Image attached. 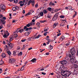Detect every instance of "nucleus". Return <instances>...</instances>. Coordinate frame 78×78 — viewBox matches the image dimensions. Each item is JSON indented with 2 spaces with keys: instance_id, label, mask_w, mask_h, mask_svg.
Listing matches in <instances>:
<instances>
[{
  "instance_id": "nucleus-1",
  "label": "nucleus",
  "mask_w": 78,
  "mask_h": 78,
  "mask_svg": "<svg viewBox=\"0 0 78 78\" xmlns=\"http://www.w3.org/2000/svg\"><path fill=\"white\" fill-rule=\"evenodd\" d=\"M67 56H68L69 57V59L68 60L70 62H71L72 63H75V64H78V61H76L74 59V56H73L71 54H69L68 55H67Z\"/></svg>"
},
{
  "instance_id": "nucleus-2",
  "label": "nucleus",
  "mask_w": 78,
  "mask_h": 78,
  "mask_svg": "<svg viewBox=\"0 0 78 78\" xmlns=\"http://www.w3.org/2000/svg\"><path fill=\"white\" fill-rule=\"evenodd\" d=\"M69 60V58L67 57L65 58V60L62 61H60V63L63 65H65L67 63V61Z\"/></svg>"
},
{
  "instance_id": "nucleus-3",
  "label": "nucleus",
  "mask_w": 78,
  "mask_h": 78,
  "mask_svg": "<svg viewBox=\"0 0 78 78\" xmlns=\"http://www.w3.org/2000/svg\"><path fill=\"white\" fill-rule=\"evenodd\" d=\"M58 13H55L53 17L52 18V20L53 21H55V20H56L58 18Z\"/></svg>"
},
{
  "instance_id": "nucleus-4",
  "label": "nucleus",
  "mask_w": 78,
  "mask_h": 78,
  "mask_svg": "<svg viewBox=\"0 0 78 78\" xmlns=\"http://www.w3.org/2000/svg\"><path fill=\"white\" fill-rule=\"evenodd\" d=\"M70 52L71 53V55L73 56H75V54L76 53V50L74 48H72L70 50Z\"/></svg>"
},
{
  "instance_id": "nucleus-5",
  "label": "nucleus",
  "mask_w": 78,
  "mask_h": 78,
  "mask_svg": "<svg viewBox=\"0 0 78 78\" xmlns=\"http://www.w3.org/2000/svg\"><path fill=\"white\" fill-rule=\"evenodd\" d=\"M7 44L9 45V48L10 49H12L13 47L14 44L12 43H11L10 42H9V43H7Z\"/></svg>"
},
{
  "instance_id": "nucleus-6",
  "label": "nucleus",
  "mask_w": 78,
  "mask_h": 78,
  "mask_svg": "<svg viewBox=\"0 0 78 78\" xmlns=\"http://www.w3.org/2000/svg\"><path fill=\"white\" fill-rule=\"evenodd\" d=\"M9 33L8 32V30H6L5 31V33H4V35L3 37L4 38H6L8 37V36H9Z\"/></svg>"
},
{
  "instance_id": "nucleus-7",
  "label": "nucleus",
  "mask_w": 78,
  "mask_h": 78,
  "mask_svg": "<svg viewBox=\"0 0 78 78\" xmlns=\"http://www.w3.org/2000/svg\"><path fill=\"white\" fill-rule=\"evenodd\" d=\"M0 7L2 10L5 11L6 7L4 5H3L2 4H1L0 5Z\"/></svg>"
},
{
  "instance_id": "nucleus-8",
  "label": "nucleus",
  "mask_w": 78,
  "mask_h": 78,
  "mask_svg": "<svg viewBox=\"0 0 78 78\" xmlns=\"http://www.w3.org/2000/svg\"><path fill=\"white\" fill-rule=\"evenodd\" d=\"M32 29V27H29V28H27V27L26 26H24V30H25V31H27L28 30H31Z\"/></svg>"
},
{
  "instance_id": "nucleus-9",
  "label": "nucleus",
  "mask_w": 78,
  "mask_h": 78,
  "mask_svg": "<svg viewBox=\"0 0 78 78\" xmlns=\"http://www.w3.org/2000/svg\"><path fill=\"white\" fill-rule=\"evenodd\" d=\"M24 30L23 29H20V30L19 29H17V30H16V32L18 33V32H19L20 33H21L22 32H23L24 31Z\"/></svg>"
},
{
  "instance_id": "nucleus-10",
  "label": "nucleus",
  "mask_w": 78,
  "mask_h": 78,
  "mask_svg": "<svg viewBox=\"0 0 78 78\" xmlns=\"http://www.w3.org/2000/svg\"><path fill=\"white\" fill-rule=\"evenodd\" d=\"M9 62L10 63H14L15 62V60L14 58L10 59L9 60Z\"/></svg>"
},
{
  "instance_id": "nucleus-11",
  "label": "nucleus",
  "mask_w": 78,
  "mask_h": 78,
  "mask_svg": "<svg viewBox=\"0 0 78 78\" xmlns=\"http://www.w3.org/2000/svg\"><path fill=\"white\" fill-rule=\"evenodd\" d=\"M19 52L18 51H13V55L14 56H16L18 54Z\"/></svg>"
},
{
  "instance_id": "nucleus-12",
  "label": "nucleus",
  "mask_w": 78,
  "mask_h": 78,
  "mask_svg": "<svg viewBox=\"0 0 78 78\" xmlns=\"http://www.w3.org/2000/svg\"><path fill=\"white\" fill-rule=\"evenodd\" d=\"M58 25V23H54L53 26V28H55Z\"/></svg>"
},
{
  "instance_id": "nucleus-13",
  "label": "nucleus",
  "mask_w": 78,
  "mask_h": 78,
  "mask_svg": "<svg viewBox=\"0 0 78 78\" xmlns=\"http://www.w3.org/2000/svg\"><path fill=\"white\" fill-rule=\"evenodd\" d=\"M37 60V59L36 58H34L32 60H31L30 62H32L33 63H35L36 62V61Z\"/></svg>"
},
{
  "instance_id": "nucleus-14",
  "label": "nucleus",
  "mask_w": 78,
  "mask_h": 78,
  "mask_svg": "<svg viewBox=\"0 0 78 78\" xmlns=\"http://www.w3.org/2000/svg\"><path fill=\"white\" fill-rule=\"evenodd\" d=\"M31 25H32L31 23H29L27 24L26 26H25L24 27L26 26L27 28V27H29Z\"/></svg>"
},
{
  "instance_id": "nucleus-15",
  "label": "nucleus",
  "mask_w": 78,
  "mask_h": 78,
  "mask_svg": "<svg viewBox=\"0 0 78 78\" xmlns=\"http://www.w3.org/2000/svg\"><path fill=\"white\" fill-rule=\"evenodd\" d=\"M55 4L52 3V2H51L49 3V5L50 6H51L52 5H55Z\"/></svg>"
},
{
  "instance_id": "nucleus-16",
  "label": "nucleus",
  "mask_w": 78,
  "mask_h": 78,
  "mask_svg": "<svg viewBox=\"0 0 78 78\" xmlns=\"http://www.w3.org/2000/svg\"><path fill=\"white\" fill-rule=\"evenodd\" d=\"M28 1H29V0H24L23 1V3H25V5H26L27 4Z\"/></svg>"
},
{
  "instance_id": "nucleus-17",
  "label": "nucleus",
  "mask_w": 78,
  "mask_h": 78,
  "mask_svg": "<svg viewBox=\"0 0 78 78\" xmlns=\"http://www.w3.org/2000/svg\"><path fill=\"white\" fill-rule=\"evenodd\" d=\"M0 22L1 23H2L3 25H5V20H0Z\"/></svg>"
},
{
  "instance_id": "nucleus-18",
  "label": "nucleus",
  "mask_w": 78,
  "mask_h": 78,
  "mask_svg": "<svg viewBox=\"0 0 78 78\" xmlns=\"http://www.w3.org/2000/svg\"><path fill=\"white\" fill-rule=\"evenodd\" d=\"M65 39V37L63 36H62L60 38V40L61 41H62L63 40H64Z\"/></svg>"
},
{
  "instance_id": "nucleus-19",
  "label": "nucleus",
  "mask_w": 78,
  "mask_h": 78,
  "mask_svg": "<svg viewBox=\"0 0 78 78\" xmlns=\"http://www.w3.org/2000/svg\"><path fill=\"white\" fill-rule=\"evenodd\" d=\"M2 56L3 58H5V57L6 56L5 54V53H2Z\"/></svg>"
},
{
  "instance_id": "nucleus-20",
  "label": "nucleus",
  "mask_w": 78,
  "mask_h": 78,
  "mask_svg": "<svg viewBox=\"0 0 78 78\" xmlns=\"http://www.w3.org/2000/svg\"><path fill=\"white\" fill-rule=\"evenodd\" d=\"M41 37V35L40 34H39L38 35L35 37V39H38Z\"/></svg>"
},
{
  "instance_id": "nucleus-21",
  "label": "nucleus",
  "mask_w": 78,
  "mask_h": 78,
  "mask_svg": "<svg viewBox=\"0 0 78 78\" xmlns=\"http://www.w3.org/2000/svg\"><path fill=\"white\" fill-rule=\"evenodd\" d=\"M70 45V41H68L67 42V43H66V46H68L69 45Z\"/></svg>"
},
{
  "instance_id": "nucleus-22",
  "label": "nucleus",
  "mask_w": 78,
  "mask_h": 78,
  "mask_svg": "<svg viewBox=\"0 0 78 78\" xmlns=\"http://www.w3.org/2000/svg\"><path fill=\"white\" fill-rule=\"evenodd\" d=\"M53 46H52V45H50L48 47V48L50 50L53 49Z\"/></svg>"
},
{
  "instance_id": "nucleus-23",
  "label": "nucleus",
  "mask_w": 78,
  "mask_h": 78,
  "mask_svg": "<svg viewBox=\"0 0 78 78\" xmlns=\"http://www.w3.org/2000/svg\"><path fill=\"white\" fill-rule=\"evenodd\" d=\"M40 15L41 16H44V13L43 12H42L39 13Z\"/></svg>"
},
{
  "instance_id": "nucleus-24",
  "label": "nucleus",
  "mask_w": 78,
  "mask_h": 78,
  "mask_svg": "<svg viewBox=\"0 0 78 78\" xmlns=\"http://www.w3.org/2000/svg\"><path fill=\"white\" fill-rule=\"evenodd\" d=\"M47 16H48V18H51V14H49Z\"/></svg>"
},
{
  "instance_id": "nucleus-25",
  "label": "nucleus",
  "mask_w": 78,
  "mask_h": 78,
  "mask_svg": "<svg viewBox=\"0 0 78 78\" xmlns=\"http://www.w3.org/2000/svg\"><path fill=\"white\" fill-rule=\"evenodd\" d=\"M3 64V61L2 60L0 61V65H2Z\"/></svg>"
},
{
  "instance_id": "nucleus-26",
  "label": "nucleus",
  "mask_w": 78,
  "mask_h": 78,
  "mask_svg": "<svg viewBox=\"0 0 78 78\" xmlns=\"http://www.w3.org/2000/svg\"><path fill=\"white\" fill-rule=\"evenodd\" d=\"M30 3H35L34 1L35 0H30Z\"/></svg>"
},
{
  "instance_id": "nucleus-27",
  "label": "nucleus",
  "mask_w": 78,
  "mask_h": 78,
  "mask_svg": "<svg viewBox=\"0 0 78 78\" xmlns=\"http://www.w3.org/2000/svg\"><path fill=\"white\" fill-rule=\"evenodd\" d=\"M25 34H26V35H27V36H28V35H29L30 33H29V32L28 31V32H26L25 33Z\"/></svg>"
},
{
  "instance_id": "nucleus-28",
  "label": "nucleus",
  "mask_w": 78,
  "mask_h": 78,
  "mask_svg": "<svg viewBox=\"0 0 78 78\" xmlns=\"http://www.w3.org/2000/svg\"><path fill=\"white\" fill-rule=\"evenodd\" d=\"M43 12L45 14H46L48 12V11H47L46 10H43Z\"/></svg>"
},
{
  "instance_id": "nucleus-29",
  "label": "nucleus",
  "mask_w": 78,
  "mask_h": 78,
  "mask_svg": "<svg viewBox=\"0 0 78 78\" xmlns=\"http://www.w3.org/2000/svg\"><path fill=\"white\" fill-rule=\"evenodd\" d=\"M39 17H38V16H36L34 17V19H35V20H37V19H38V18H39Z\"/></svg>"
},
{
  "instance_id": "nucleus-30",
  "label": "nucleus",
  "mask_w": 78,
  "mask_h": 78,
  "mask_svg": "<svg viewBox=\"0 0 78 78\" xmlns=\"http://www.w3.org/2000/svg\"><path fill=\"white\" fill-rule=\"evenodd\" d=\"M61 18L63 19V18H64L65 17V16H64L63 15H61L59 16Z\"/></svg>"
},
{
  "instance_id": "nucleus-31",
  "label": "nucleus",
  "mask_w": 78,
  "mask_h": 78,
  "mask_svg": "<svg viewBox=\"0 0 78 78\" xmlns=\"http://www.w3.org/2000/svg\"><path fill=\"white\" fill-rule=\"evenodd\" d=\"M32 38H33V39H34V38L33 37H29L28 38L29 41H30L31 40Z\"/></svg>"
},
{
  "instance_id": "nucleus-32",
  "label": "nucleus",
  "mask_w": 78,
  "mask_h": 78,
  "mask_svg": "<svg viewBox=\"0 0 78 78\" xmlns=\"http://www.w3.org/2000/svg\"><path fill=\"white\" fill-rule=\"evenodd\" d=\"M26 45H25V44H24V45H23V48H22V50H24L25 49V48L26 47Z\"/></svg>"
},
{
  "instance_id": "nucleus-33",
  "label": "nucleus",
  "mask_w": 78,
  "mask_h": 78,
  "mask_svg": "<svg viewBox=\"0 0 78 78\" xmlns=\"http://www.w3.org/2000/svg\"><path fill=\"white\" fill-rule=\"evenodd\" d=\"M17 36H18V35L17 34H15L14 35V37L15 38L17 37Z\"/></svg>"
},
{
  "instance_id": "nucleus-34",
  "label": "nucleus",
  "mask_w": 78,
  "mask_h": 78,
  "mask_svg": "<svg viewBox=\"0 0 78 78\" xmlns=\"http://www.w3.org/2000/svg\"><path fill=\"white\" fill-rule=\"evenodd\" d=\"M3 19L4 20H6V18L5 16H4L2 18L0 19V20H3Z\"/></svg>"
},
{
  "instance_id": "nucleus-35",
  "label": "nucleus",
  "mask_w": 78,
  "mask_h": 78,
  "mask_svg": "<svg viewBox=\"0 0 78 78\" xmlns=\"http://www.w3.org/2000/svg\"><path fill=\"white\" fill-rule=\"evenodd\" d=\"M7 53L9 55H10L11 54V52L10 51H7Z\"/></svg>"
},
{
  "instance_id": "nucleus-36",
  "label": "nucleus",
  "mask_w": 78,
  "mask_h": 78,
  "mask_svg": "<svg viewBox=\"0 0 78 78\" xmlns=\"http://www.w3.org/2000/svg\"><path fill=\"white\" fill-rule=\"evenodd\" d=\"M58 9H54V11L55 12H58Z\"/></svg>"
},
{
  "instance_id": "nucleus-37",
  "label": "nucleus",
  "mask_w": 78,
  "mask_h": 78,
  "mask_svg": "<svg viewBox=\"0 0 78 78\" xmlns=\"http://www.w3.org/2000/svg\"><path fill=\"white\" fill-rule=\"evenodd\" d=\"M74 65V67L75 68H78V66H77V65L76 64H75Z\"/></svg>"
},
{
  "instance_id": "nucleus-38",
  "label": "nucleus",
  "mask_w": 78,
  "mask_h": 78,
  "mask_svg": "<svg viewBox=\"0 0 78 78\" xmlns=\"http://www.w3.org/2000/svg\"><path fill=\"white\" fill-rule=\"evenodd\" d=\"M47 41H48L49 43H50L52 41V40L51 39H49L47 40Z\"/></svg>"
},
{
  "instance_id": "nucleus-39",
  "label": "nucleus",
  "mask_w": 78,
  "mask_h": 78,
  "mask_svg": "<svg viewBox=\"0 0 78 78\" xmlns=\"http://www.w3.org/2000/svg\"><path fill=\"white\" fill-rule=\"evenodd\" d=\"M13 40V39L12 37H10L9 39L10 41H12Z\"/></svg>"
},
{
  "instance_id": "nucleus-40",
  "label": "nucleus",
  "mask_w": 78,
  "mask_h": 78,
  "mask_svg": "<svg viewBox=\"0 0 78 78\" xmlns=\"http://www.w3.org/2000/svg\"><path fill=\"white\" fill-rule=\"evenodd\" d=\"M12 9L13 11H16V7H13Z\"/></svg>"
},
{
  "instance_id": "nucleus-41",
  "label": "nucleus",
  "mask_w": 78,
  "mask_h": 78,
  "mask_svg": "<svg viewBox=\"0 0 78 78\" xmlns=\"http://www.w3.org/2000/svg\"><path fill=\"white\" fill-rule=\"evenodd\" d=\"M68 9H72V7L71 6H69L68 7Z\"/></svg>"
},
{
  "instance_id": "nucleus-42",
  "label": "nucleus",
  "mask_w": 78,
  "mask_h": 78,
  "mask_svg": "<svg viewBox=\"0 0 78 78\" xmlns=\"http://www.w3.org/2000/svg\"><path fill=\"white\" fill-rule=\"evenodd\" d=\"M51 7H49L48 8V10L49 11H51Z\"/></svg>"
},
{
  "instance_id": "nucleus-43",
  "label": "nucleus",
  "mask_w": 78,
  "mask_h": 78,
  "mask_svg": "<svg viewBox=\"0 0 78 78\" xmlns=\"http://www.w3.org/2000/svg\"><path fill=\"white\" fill-rule=\"evenodd\" d=\"M48 39H49V36H48L46 37V38H45V39L46 40H48Z\"/></svg>"
},
{
  "instance_id": "nucleus-44",
  "label": "nucleus",
  "mask_w": 78,
  "mask_h": 78,
  "mask_svg": "<svg viewBox=\"0 0 78 78\" xmlns=\"http://www.w3.org/2000/svg\"><path fill=\"white\" fill-rule=\"evenodd\" d=\"M18 1V0H14V2L16 4L17 3Z\"/></svg>"
},
{
  "instance_id": "nucleus-45",
  "label": "nucleus",
  "mask_w": 78,
  "mask_h": 78,
  "mask_svg": "<svg viewBox=\"0 0 78 78\" xmlns=\"http://www.w3.org/2000/svg\"><path fill=\"white\" fill-rule=\"evenodd\" d=\"M40 23L37 22L36 24L38 26V27H39V25H40Z\"/></svg>"
},
{
  "instance_id": "nucleus-46",
  "label": "nucleus",
  "mask_w": 78,
  "mask_h": 78,
  "mask_svg": "<svg viewBox=\"0 0 78 78\" xmlns=\"http://www.w3.org/2000/svg\"><path fill=\"white\" fill-rule=\"evenodd\" d=\"M76 55L78 56V48H77L76 49Z\"/></svg>"
},
{
  "instance_id": "nucleus-47",
  "label": "nucleus",
  "mask_w": 78,
  "mask_h": 78,
  "mask_svg": "<svg viewBox=\"0 0 78 78\" xmlns=\"http://www.w3.org/2000/svg\"><path fill=\"white\" fill-rule=\"evenodd\" d=\"M22 55V52H20L18 54L19 56H21Z\"/></svg>"
},
{
  "instance_id": "nucleus-48",
  "label": "nucleus",
  "mask_w": 78,
  "mask_h": 78,
  "mask_svg": "<svg viewBox=\"0 0 78 78\" xmlns=\"http://www.w3.org/2000/svg\"><path fill=\"white\" fill-rule=\"evenodd\" d=\"M23 3V1H20L19 2V4L20 5L22 4Z\"/></svg>"
},
{
  "instance_id": "nucleus-49",
  "label": "nucleus",
  "mask_w": 78,
  "mask_h": 78,
  "mask_svg": "<svg viewBox=\"0 0 78 78\" xmlns=\"http://www.w3.org/2000/svg\"><path fill=\"white\" fill-rule=\"evenodd\" d=\"M31 13L30 12H29L27 14L25 15L26 16H28V15H30Z\"/></svg>"
},
{
  "instance_id": "nucleus-50",
  "label": "nucleus",
  "mask_w": 78,
  "mask_h": 78,
  "mask_svg": "<svg viewBox=\"0 0 78 78\" xmlns=\"http://www.w3.org/2000/svg\"><path fill=\"white\" fill-rule=\"evenodd\" d=\"M25 3H23V4H20V6L22 7V6H23L24 5H25Z\"/></svg>"
},
{
  "instance_id": "nucleus-51",
  "label": "nucleus",
  "mask_w": 78,
  "mask_h": 78,
  "mask_svg": "<svg viewBox=\"0 0 78 78\" xmlns=\"http://www.w3.org/2000/svg\"><path fill=\"white\" fill-rule=\"evenodd\" d=\"M26 40V39H24L21 40V41L22 42H25Z\"/></svg>"
},
{
  "instance_id": "nucleus-52",
  "label": "nucleus",
  "mask_w": 78,
  "mask_h": 78,
  "mask_svg": "<svg viewBox=\"0 0 78 78\" xmlns=\"http://www.w3.org/2000/svg\"><path fill=\"white\" fill-rule=\"evenodd\" d=\"M48 30L47 29H44V32H46V31H47Z\"/></svg>"
},
{
  "instance_id": "nucleus-53",
  "label": "nucleus",
  "mask_w": 78,
  "mask_h": 78,
  "mask_svg": "<svg viewBox=\"0 0 78 78\" xmlns=\"http://www.w3.org/2000/svg\"><path fill=\"white\" fill-rule=\"evenodd\" d=\"M61 35V33H58L57 34V36H59L60 35Z\"/></svg>"
},
{
  "instance_id": "nucleus-54",
  "label": "nucleus",
  "mask_w": 78,
  "mask_h": 78,
  "mask_svg": "<svg viewBox=\"0 0 78 78\" xmlns=\"http://www.w3.org/2000/svg\"><path fill=\"white\" fill-rule=\"evenodd\" d=\"M15 8H16V10L17 9H19V8L18 6H16L15 7Z\"/></svg>"
},
{
  "instance_id": "nucleus-55",
  "label": "nucleus",
  "mask_w": 78,
  "mask_h": 78,
  "mask_svg": "<svg viewBox=\"0 0 78 78\" xmlns=\"http://www.w3.org/2000/svg\"><path fill=\"white\" fill-rule=\"evenodd\" d=\"M44 70V69H43V68H41V69L40 70H39L38 71H43Z\"/></svg>"
},
{
  "instance_id": "nucleus-56",
  "label": "nucleus",
  "mask_w": 78,
  "mask_h": 78,
  "mask_svg": "<svg viewBox=\"0 0 78 78\" xmlns=\"http://www.w3.org/2000/svg\"><path fill=\"white\" fill-rule=\"evenodd\" d=\"M3 17V16L2 15H0V19L2 18Z\"/></svg>"
},
{
  "instance_id": "nucleus-57",
  "label": "nucleus",
  "mask_w": 78,
  "mask_h": 78,
  "mask_svg": "<svg viewBox=\"0 0 78 78\" xmlns=\"http://www.w3.org/2000/svg\"><path fill=\"white\" fill-rule=\"evenodd\" d=\"M28 62L27 61V62H25L24 64V66H26V64Z\"/></svg>"
},
{
  "instance_id": "nucleus-58",
  "label": "nucleus",
  "mask_w": 78,
  "mask_h": 78,
  "mask_svg": "<svg viewBox=\"0 0 78 78\" xmlns=\"http://www.w3.org/2000/svg\"><path fill=\"white\" fill-rule=\"evenodd\" d=\"M7 26L8 28H9L11 26V24H8Z\"/></svg>"
},
{
  "instance_id": "nucleus-59",
  "label": "nucleus",
  "mask_w": 78,
  "mask_h": 78,
  "mask_svg": "<svg viewBox=\"0 0 78 78\" xmlns=\"http://www.w3.org/2000/svg\"><path fill=\"white\" fill-rule=\"evenodd\" d=\"M46 74V73H44V72H42L41 73V74H43V75H45Z\"/></svg>"
},
{
  "instance_id": "nucleus-60",
  "label": "nucleus",
  "mask_w": 78,
  "mask_h": 78,
  "mask_svg": "<svg viewBox=\"0 0 78 78\" xmlns=\"http://www.w3.org/2000/svg\"><path fill=\"white\" fill-rule=\"evenodd\" d=\"M45 55H49V52H47L45 53Z\"/></svg>"
},
{
  "instance_id": "nucleus-61",
  "label": "nucleus",
  "mask_w": 78,
  "mask_h": 78,
  "mask_svg": "<svg viewBox=\"0 0 78 78\" xmlns=\"http://www.w3.org/2000/svg\"><path fill=\"white\" fill-rule=\"evenodd\" d=\"M47 35V33H46V32H44V36H46Z\"/></svg>"
},
{
  "instance_id": "nucleus-62",
  "label": "nucleus",
  "mask_w": 78,
  "mask_h": 78,
  "mask_svg": "<svg viewBox=\"0 0 78 78\" xmlns=\"http://www.w3.org/2000/svg\"><path fill=\"white\" fill-rule=\"evenodd\" d=\"M30 3H31V2H30V0H29V2L27 4V5H29L30 4Z\"/></svg>"
},
{
  "instance_id": "nucleus-63",
  "label": "nucleus",
  "mask_w": 78,
  "mask_h": 78,
  "mask_svg": "<svg viewBox=\"0 0 78 78\" xmlns=\"http://www.w3.org/2000/svg\"><path fill=\"white\" fill-rule=\"evenodd\" d=\"M8 48V46H7V45H5V46H4V48Z\"/></svg>"
},
{
  "instance_id": "nucleus-64",
  "label": "nucleus",
  "mask_w": 78,
  "mask_h": 78,
  "mask_svg": "<svg viewBox=\"0 0 78 78\" xmlns=\"http://www.w3.org/2000/svg\"><path fill=\"white\" fill-rule=\"evenodd\" d=\"M16 20H13L12 21V23H16Z\"/></svg>"
}]
</instances>
